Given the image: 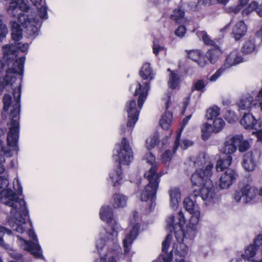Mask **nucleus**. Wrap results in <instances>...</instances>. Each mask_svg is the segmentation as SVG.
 <instances>
[{
    "label": "nucleus",
    "instance_id": "obj_54",
    "mask_svg": "<svg viewBox=\"0 0 262 262\" xmlns=\"http://www.w3.org/2000/svg\"><path fill=\"white\" fill-rule=\"evenodd\" d=\"M194 86L196 90L202 91L204 89L205 84L203 80H199L195 82Z\"/></svg>",
    "mask_w": 262,
    "mask_h": 262
},
{
    "label": "nucleus",
    "instance_id": "obj_31",
    "mask_svg": "<svg viewBox=\"0 0 262 262\" xmlns=\"http://www.w3.org/2000/svg\"><path fill=\"white\" fill-rule=\"evenodd\" d=\"M3 102L4 104V107L2 112V117L4 120L6 119L8 115V111L12 103V97L9 94H5Z\"/></svg>",
    "mask_w": 262,
    "mask_h": 262
},
{
    "label": "nucleus",
    "instance_id": "obj_6",
    "mask_svg": "<svg viewBox=\"0 0 262 262\" xmlns=\"http://www.w3.org/2000/svg\"><path fill=\"white\" fill-rule=\"evenodd\" d=\"M13 96L15 102L13 104V110L10 114V128L7 138L8 145L10 146L15 147L19 137V112L20 90H14Z\"/></svg>",
    "mask_w": 262,
    "mask_h": 262
},
{
    "label": "nucleus",
    "instance_id": "obj_46",
    "mask_svg": "<svg viewBox=\"0 0 262 262\" xmlns=\"http://www.w3.org/2000/svg\"><path fill=\"white\" fill-rule=\"evenodd\" d=\"M4 149V145L3 142L0 140V152ZM5 161L4 158L2 154H0V173H3L5 171V167L3 165V163Z\"/></svg>",
    "mask_w": 262,
    "mask_h": 262
},
{
    "label": "nucleus",
    "instance_id": "obj_15",
    "mask_svg": "<svg viewBox=\"0 0 262 262\" xmlns=\"http://www.w3.org/2000/svg\"><path fill=\"white\" fill-rule=\"evenodd\" d=\"M175 236L178 243L173 245V250L174 254L180 257H184L188 252L187 246L183 243L185 234H183L182 235L176 233Z\"/></svg>",
    "mask_w": 262,
    "mask_h": 262
},
{
    "label": "nucleus",
    "instance_id": "obj_27",
    "mask_svg": "<svg viewBox=\"0 0 262 262\" xmlns=\"http://www.w3.org/2000/svg\"><path fill=\"white\" fill-rule=\"evenodd\" d=\"M221 54V50L219 47L217 46L209 50L206 53V57L211 63H215L218 61Z\"/></svg>",
    "mask_w": 262,
    "mask_h": 262
},
{
    "label": "nucleus",
    "instance_id": "obj_25",
    "mask_svg": "<svg viewBox=\"0 0 262 262\" xmlns=\"http://www.w3.org/2000/svg\"><path fill=\"white\" fill-rule=\"evenodd\" d=\"M234 136L227 140L224 144V146L221 151L227 156L230 155L235 152L237 149Z\"/></svg>",
    "mask_w": 262,
    "mask_h": 262
},
{
    "label": "nucleus",
    "instance_id": "obj_10",
    "mask_svg": "<svg viewBox=\"0 0 262 262\" xmlns=\"http://www.w3.org/2000/svg\"><path fill=\"white\" fill-rule=\"evenodd\" d=\"M258 195V189L256 187L247 185L235 192L234 198L236 202L246 204L252 202Z\"/></svg>",
    "mask_w": 262,
    "mask_h": 262
},
{
    "label": "nucleus",
    "instance_id": "obj_5",
    "mask_svg": "<svg viewBox=\"0 0 262 262\" xmlns=\"http://www.w3.org/2000/svg\"><path fill=\"white\" fill-rule=\"evenodd\" d=\"M113 158L114 161L118 163V167L116 170L110 173L109 179L114 186H117L122 180V165H128L133 159V152L129 141L125 137L122 139L121 144L118 145L116 151H114Z\"/></svg>",
    "mask_w": 262,
    "mask_h": 262
},
{
    "label": "nucleus",
    "instance_id": "obj_7",
    "mask_svg": "<svg viewBox=\"0 0 262 262\" xmlns=\"http://www.w3.org/2000/svg\"><path fill=\"white\" fill-rule=\"evenodd\" d=\"M155 158L151 154H148V210L151 211L156 206V193L159 187L161 174L157 172L158 164Z\"/></svg>",
    "mask_w": 262,
    "mask_h": 262
},
{
    "label": "nucleus",
    "instance_id": "obj_48",
    "mask_svg": "<svg viewBox=\"0 0 262 262\" xmlns=\"http://www.w3.org/2000/svg\"><path fill=\"white\" fill-rule=\"evenodd\" d=\"M8 33V30L6 25L3 21L0 19V41L3 40L6 36Z\"/></svg>",
    "mask_w": 262,
    "mask_h": 262
},
{
    "label": "nucleus",
    "instance_id": "obj_64",
    "mask_svg": "<svg viewBox=\"0 0 262 262\" xmlns=\"http://www.w3.org/2000/svg\"><path fill=\"white\" fill-rule=\"evenodd\" d=\"M256 34L257 37L262 38V29H261L259 31H257Z\"/></svg>",
    "mask_w": 262,
    "mask_h": 262
},
{
    "label": "nucleus",
    "instance_id": "obj_57",
    "mask_svg": "<svg viewBox=\"0 0 262 262\" xmlns=\"http://www.w3.org/2000/svg\"><path fill=\"white\" fill-rule=\"evenodd\" d=\"M256 99L257 101H260L259 106L260 107V108L262 111V88L259 91L258 94L257 95Z\"/></svg>",
    "mask_w": 262,
    "mask_h": 262
},
{
    "label": "nucleus",
    "instance_id": "obj_3",
    "mask_svg": "<svg viewBox=\"0 0 262 262\" xmlns=\"http://www.w3.org/2000/svg\"><path fill=\"white\" fill-rule=\"evenodd\" d=\"M99 214L101 219L106 221L112 230V232H108L104 229L100 234V238L97 240L96 246L99 255H101L100 250H102L107 245H110L116 243L120 226L114 219L113 209L110 206H102ZM100 258L101 261L104 262L106 258L101 256Z\"/></svg>",
    "mask_w": 262,
    "mask_h": 262
},
{
    "label": "nucleus",
    "instance_id": "obj_51",
    "mask_svg": "<svg viewBox=\"0 0 262 262\" xmlns=\"http://www.w3.org/2000/svg\"><path fill=\"white\" fill-rule=\"evenodd\" d=\"M9 254L12 258L17 260H20L23 257L21 254L13 250H10L9 251Z\"/></svg>",
    "mask_w": 262,
    "mask_h": 262
},
{
    "label": "nucleus",
    "instance_id": "obj_60",
    "mask_svg": "<svg viewBox=\"0 0 262 262\" xmlns=\"http://www.w3.org/2000/svg\"><path fill=\"white\" fill-rule=\"evenodd\" d=\"M190 143L188 140H184L182 144L181 145L182 148H183L184 149H186L188 146L190 145Z\"/></svg>",
    "mask_w": 262,
    "mask_h": 262
},
{
    "label": "nucleus",
    "instance_id": "obj_53",
    "mask_svg": "<svg viewBox=\"0 0 262 262\" xmlns=\"http://www.w3.org/2000/svg\"><path fill=\"white\" fill-rule=\"evenodd\" d=\"M172 152L170 150H167L162 155V159L164 162H169L172 158Z\"/></svg>",
    "mask_w": 262,
    "mask_h": 262
},
{
    "label": "nucleus",
    "instance_id": "obj_12",
    "mask_svg": "<svg viewBox=\"0 0 262 262\" xmlns=\"http://www.w3.org/2000/svg\"><path fill=\"white\" fill-rule=\"evenodd\" d=\"M125 110L128 113V121L126 126L128 132L130 134L132 128L138 120L139 112L137 108L136 100L132 99L127 102L126 104Z\"/></svg>",
    "mask_w": 262,
    "mask_h": 262
},
{
    "label": "nucleus",
    "instance_id": "obj_4",
    "mask_svg": "<svg viewBox=\"0 0 262 262\" xmlns=\"http://www.w3.org/2000/svg\"><path fill=\"white\" fill-rule=\"evenodd\" d=\"M185 164L189 166L188 170H191L193 167L196 168L195 172L191 177L193 185L199 186L203 184L205 180L209 178L212 174L213 165L205 154H200L193 159L190 158Z\"/></svg>",
    "mask_w": 262,
    "mask_h": 262
},
{
    "label": "nucleus",
    "instance_id": "obj_1",
    "mask_svg": "<svg viewBox=\"0 0 262 262\" xmlns=\"http://www.w3.org/2000/svg\"><path fill=\"white\" fill-rule=\"evenodd\" d=\"M15 180L16 184H14V188L17 193L11 189H5L9 185L8 180L4 176H0V199L3 203L11 207L10 213L13 217L8 221L9 225L13 230L22 233L27 229L26 219L23 216H28L29 211L25 201L18 198L21 195L22 188L18 180Z\"/></svg>",
    "mask_w": 262,
    "mask_h": 262
},
{
    "label": "nucleus",
    "instance_id": "obj_58",
    "mask_svg": "<svg viewBox=\"0 0 262 262\" xmlns=\"http://www.w3.org/2000/svg\"><path fill=\"white\" fill-rule=\"evenodd\" d=\"M252 134L256 135L258 141H262V129L257 130L256 132H253Z\"/></svg>",
    "mask_w": 262,
    "mask_h": 262
},
{
    "label": "nucleus",
    "instance_id": "obj_19",
    "mask_svg": "<svg viewBox=\"0 0 262 262\" xmlns=\"http://www.w3.org/2000/svg\"><path fill=\"white\" fill-rule=\"evenodd\" d=\"M262 245V234L258 235L254 241V245H251L245 250V258L248 260H251L256 254L257 248Z\"/></svg>",
    "mask_w": 262,
    "mask_h": 262
},
{
    "label": "nucleus",
    "instance_id": "obj_56",
    "mask_svg": "<svg viewBox=\"0 0 262 262\" xmlns=\"http://www.w3.org/2000/svg\"><path fill=\"white\" fill-rule=\"evenodd\" d=\"M217 3V0H200L199 4L207 5H212Z\"/></svg>",
    "mask_w": 262,
    "mask_h": 262
},
{
    "label": "nucleus",
    "instance_id": "obj_59",
    "mask_svg": "<svg viewBox=\"0 0 262 262\" xmlns=\"http://www.w3.org/2000/svg\"><path fill=\"white\" fill-rule=\"evenodd\" d=\"M256 12L259 16L262 17V4L259 5L257 3V7L256 9Z\"/></svg>",
    "mask_w": 262,
    "mask_h": 262
},
{
    "label": "nucleus",
    "instance_id": "obj_50",
    "mask_svg": "<svg viewBox=\"0 0 262 262\" xmlns=\"http://www.w3.org/2000/svg\"><path fill=\"white\" fill-rule=\"evenodd\" d=\"M186 32V28L183 26H180L175 31V34L180 37H182L184 36Z\"/></svg>",
    "mask_w": 262,
    "mask_h": 262
},
{
    "label": "nucleus",
    "instance_id": "obj_45",
    "mask_svg": "<svg viewBox=\"0 0 262 262\" xmlns=\"http://www.w3.org/2000/svg\"><path fill=\"white\" fill-rule=\"evenodd\" d=\"M174 217L172 215L170 216L168 219L167 220V228L169 231V232H172L173 231L177 232L176 231L177 228H179L176 225H174Z\"/></svg>",
    "mask_w": 262,
    "mask_h": 262
},
{
    "label": "nucleus",
    "instance_id": "obj_49",
    "mask_svg": "<svg viewBox=\"0 0 262 262\" xmlns=\"http://www.w3.org/2000/svg\"><path fill=\"white\" fill-rule=\"evenodd\" d=\"M190 214H191V216L190 219V223L193 225L196 224L199 221L200 215V211H195V212L190 213Z\"/></svg>",
    "mask_w": 262,
    "mask_h": 262
},
{
    "label": "nucleus",
    "instance_id": "obj_39",
    "mask_svg": "<svg viewBox=\"0 0 262 262\" xmlns=\"http://www.w3.org/2000/svg\"><path fill=\"white\" fill-rule=\"evenodd\" d=\"M224 121L221 118H215L213 123V132L218 133L224 127Z\"/></svg>",
    "mask_w": 262,
    "mask_h": 262
},
{
    "label": "nucleus",
    "instance_id": "obj_40",
    "mask_svg": "<svg viewBox=\"0 0 262 262\" xmlns=\"http://www.w3.org/2000/svg\"><path fill=\"white\" fill-rule=\"evenodd\" d=\"M178 218H179V223L178 224H176V226H177L179 228V229L177 230V232H176V233L180 234V235H182L184 233L183 230H182V227L183 225L185 223V219L183 214V213L182 211H179L178 213Z\"/></svg>",
    "mask_w": 262,
    "mask_h": 262
},
{
    "label": "nucleus",
    "instance_id": "obj_9",
    "mask_svg": "<svg viewBox=\"0 0 262 262\" xmlns=\"http://www.w3.org/2000/svg\"><path fill=\"white\" fill-rule=\"evenodd\" d=\"M139 217L138 212L135 211L133 212V217L130 219V222L134 224L129 233L127 234L126 237L123 241V247L124 248V254L130 255L131 246L134 241L136 238L140 229V225L139 223H134Z\"/></svg>",
    "mask_w": 262,
    "mask_h": 262
},
{
    "label": "nucleus",
    "instance_id": "obj_42",
    "mask_svg": "<svg viewBox=\"0 0 262 262\" xmlns=\"http://www.w3.org/2000/svg\"><path fill=\"white\" fill-rule=\"evenodd\" d=\"M257 7V2L256 1H252L250 4L244 9L242 11V15L245 16L249 14L250 13L255 10Z\"/></svg>",
    "mask_w": 262,
    "mask_h": 262
},
{
    "label": "nucleus",
    "instance_id": "obj_55",
    "mask_svg": "<svg viewBox=\"0 0 262 262\" xmlns=\"http://www.w3.org/2000/svg\"><path fill=\"white\" fill-rule=\"evenodd\" d=\"M147 185H146L144 189V190L141 193L140 196L141 201L146 202L147 201Z\"/></svg>",
    "mask_w": 262,
    "mask_h": 262
},
{
    "label": "nucleus",
    "instance_id": "obj_13",
    "mask_svg": "<svg viewBox=\"0 0 262 262\" xmlns=\"http://www.w3.org/2000/svg\"><path fill=\"white\" fill-rule=\"evenodd\" d=\"M201 197L204 201L209 202L213 200L215 197V188L212 182L209 178L205 180L200 190Z\"/></svg>",
    "mask_w": 262,
    "mask_h": 262
},
{
    "label": "nucleus",
    "instance_id": "obj_43",
    "mask_svg": "<svg viewBox=\"0 0 262 262\" xmlns=\"http://www.w3.org/2000/svg\"><path fill=\"white\" fill-rule=\"evenodd\" d=\"M5 233L10 234L11 233V231L6 229L4 227H0V245L6 249H7L9 245L6 244L3 239V237Z\"/></svg>",
    "mask_w": 262,
    "mask_h": 262
},
{
    "label": "nucleus",
    "instance_id": "obj_34",
    "mask_svg": "<svg viewBox=\"0 0 262 262\" xmlns=\"http://www.w3.org/2000/svg\"><path fill=\"white\" fill-rule=\"evenodd\" d=\"M179 76L177 72H171L169 75L168 85L169 88L174 89H176L179 84Z\"/></svg>",
    "mask_w": 262,
    "mask_h": 262
},
{
    "label": "nucleus",
    "instance_id": "obj_2",
    "mask_svg": "<svg viewBox=\"0 0 262 262\" xmlns=\"http://www.w3.org/2000/svg\"><path fill=\"white\" fill-rule=\"evenodd\" d=\"M28 43L21 45L18 42H15L14 45L9 44L3 47L4 57L8 66L4 77L6 85H12L16 80L15 74L23 75L25 57H22L15 60V58L17 56L18 50L22 52H25L28 50Z\"/></svg>",
    "mask_w": 262,
    "mask_h": 262
},
{
    "label": "nucleus",
    "instance_id": "obj_14",
    "mask_svg": "<svg viewBox=\"0 0 262 262\" xmlns=\"http://www.w3.org/2000/svg\"><path fill=\"white\" fill-rule=\"evenodd\" d=\"M237 174L232 169H227L220 178V187L222 189L229 187L236 179Z\"/></svg>",
    "mask_w": 262,
    "mask_h": 262
},
{
    "label": "nucleus",
    "instance_id": "obj_41",
    "mask_svg": "<svg viewBox=\"0 0 262 262\" xmlns=\"http://www.w3.org/2000/svg\"><path fill=\"white\" fill-rule=\"evenodd\" d=\"M152 50L154 54L157 55L160 52L165 51V50L160 41L155 39L153 41Z\"/></svg>",
    "mask_w": 262,
    "mask_h": 262
},
{
    "label": "nucleus",
    "instance_id": "obj_11",
    "mask_svg": "<svg viewBox=\"0 0 262 262\" xmlns=\"http://www.w3.org/2000/svg\"><path fill=\"white\" fill-rule=\"evenodd\" d=\"M242 61L243 58L238 55V51L236 50L233 51L227 56L223 66L211 76L210 80L211 81H215L227 69L239 63Z\"/></svg>",
    "mask_w": 262,
    "mask_h": 262
},
{
    "label": "nucleus",
    "instance_id": "obj_24",
    "mask_svg": "<svg viewBox=\"0 0 262 262\" xmlns=\"http://www.w3.org/2000/svg\"><path fill=\"white\" fill-rule=\"evenodd\" d=\"M170 199V206L173 209L177 208L181 201V192L178 188H173L169 191Z\"/></svg>",
    "mask_w": 262,
    "mask_h": 262
},
{
    "label": "nucleus",
    "instance_id": "obj_52",
    "mask_svg": "<svg viewBox=\"0 0 262 262\" xmlns=\"http://www.w3.org/2000/svg\"><path fill=\"white\" fill-rule=\"evenodd\" d=\"M139 74L143 79L147 78V66L144 64L139 71Z\"/></svg>",
    "mask_w": 262,
    "mask_h": 262
},
{
    "label": "nucleus",
    "instance_id": "obj_62",
    "mask_svg": "<svg viewBox=\"0 0 262 262\" xmlns=\"http://www.w3.org/2000/svg\"><path fill=\"white\" fill-rule=\"evenodd\" d=\"M148 78H150V80L152 79L155 76V73H154L153 71L148 67Z\"/></svg>",
    "mask_w": 262,
    "mask_h": 262
},
{
    "label": "nucleus",
    "instance_id": "obj_22",
    "mask_svg": "<svg viewBox=\"0 0 262 262\" xmlns=\"http://www.w3.org/2000/svg\"><path fill=\"white\" fill-rule=\"evenodd\" d=\"M257 120L251 113H245L240 121L241 124L246 129H253Z\"/></svg>",
    "mask_w": 262,
    "mask_h": 262
},
{
    "label": "nucleus",
    "instance_id": "obj_21",
    "mask_svg": "<svg viewBox=\"0 0 262 262\" xmlns=\"http://www.w3.org/2000/svg\"><path fill=\"white\" fill-rule=\"evenodd\" d=\"M171 239L172 235L169 233L167 235L165 239L162 242V253L160 257L164 262H170L171 260V253H167V252Z\"/></svg>",
    "mask_w": 262,
    "mask_h": 262
},
{
    "label": "nucleus",
    "instance_id": "obj_47",
    "mask_svg": "<svg viewBox=\"0 0 262 262\" xmlns=\"http://www.w3.org/2000/svg\"><path fill=\"white\" fill-rule=\"evenodd\" d=\"M160 142L159 135L158 132H155L152 136L150 142V147L154 148L157 146Z\"/></svg>",
    "mask_w": 262,
    "mask_h": 262
},
{
    "label": "nucleus",
    "instance_id": "obj_32",
    "mask_svg": "<svg viewBox=\"0 0 262 262\" xmlns=\"http://www.w3.org/2000/svg\"><path fill=\"white\" fill-rule=\"evenodd\" d=\"M185 12L180 8L174 9L170 15V18L177 24H180L184 21Z\"/></svg>",
    "mask_w": 262,
    "mask_h": 262
},
{
    "label": "nucleus",
    "instance_id": "obj_17",
    "mask_svg": "<svg viewBox=\"0 0 262 262\" xmlns=\"http://www.w3.org/2000/svg\"><path fill=\"white\" fill-rule=\"evenodd\" d=\"M257 104L253 102V96L250 94L243 95L240 99L236 102L239 110H249Z\"/></svg>",
    "mask_w": 262,
    "mask_h": 262
},
{
    "label": "nucleus",
    "instance_id": "obj_37",
    "mask_svg": "<svg viewBox=\"0 0 262 262\" xmlns=\"http://www.w3.org/2000/svg\"><path fill=\"white\" fill-rule=\"evenodd\" d=\"M197 34L199 37H201L203 42L208 46L212 47H215V43L214 41L211 40L209 35L205 32H197Z\"/></svg>",
    "mask_w": 262,
    "mask_h": 262
},
{
    "label": "nucleus",
    "instance_id": "obj_23",
    "mask_svg": "<svg viewBox=\"0 0 262 262\" xmlns=\"http://www.w3.org/2000/svg\"><path fill=\"white\" fill-rule=\"evenodd\" d=\"M144 84L145 86L143 89H142L141 84L140 83L138 84V88H137L134 94L135 96L139 95L138 101V106L139 108H141L147 95V88L146 87L147 82L145 81Z\"/></svg>",
    "mask_w": 262,
    "mask_h": 262
},
{
    "label": "nucleus",
    "instance_id": "obj_33",
    "mask_svg": "<svg viewBox=\"0 0 262 262\" xmlns=\"http://www.w3.org/2000/svg\"><path fill=\"white\" fill-rule=\"evenodd\" d=\"M127 203V198L121 194H115L113 196V205L115 208L124 207Z\"/></svg>",
    "mask_w": 262,
    "mask_h": 262
},
{
    "label": "nucleus",
    "instance_id": "obj_16",
    "mask_svg": "<svg viewBox=\"0 0 262 262\" xmlns=\"http://www.w3.org/2000/svg\"><path fill=\"white\" fill-rule=\"evenodd\" d=\"M167 97L168 99L165 103L166 111L162 116L159 121V123L161 127L163 129L165 130L168 129L170 128L172 121V113L168 111V109L170 107L171 104V101L170 100V96L168 94Z\"/></svg>",
    "mask_w": 262,
    "mask_h": 262
},
{
    "label": "nucleus",
    "instance_id": "obj_36",
    "mask_svg": "<svg viewBox=\"0 0 262 262\" xmlns=\"http://www.w3.org/2000/svg\"><path fill=\"white\" fill-rule=\"evenodd\" d=\"M220 114V108L214 106L207 110L206 112V118L208 120H212L215 119Z\"/></svg>",
    "mask_w": 262,
    "mask_h": 262
},
{
    "label": "nucleus",
    "instance_id": "obj_18",
    "mask_svg": "<svg viewBox=\"0 0 262 262\" xmlns=\"http://www.w3.org/2000/svg\"><path fill=\"white\" fill-rule=\"evenodd\" d=\"M242 165L244 169L248 171H253L255 169L256 159L253 152H248L244 156Z\"/></svg>",
    "mask_w": 262,
    "mask_h": 262
},
{
    "label": "nucleus",
    "instance_id": "obj_26",
    "mask_svg": "<svg viewBox=\"0 0 262 262\" xmlns=\"http://www.w3.org/2000/svg\"><path fill=\"white\" fill-rule=\"evenodd\" d=\"M235 140L236 147H238L240 152H244L250 147V144L248 140H245L242 135H236L234 136Z\"/></svg>",
    "mask_w": 262,
    "mask_h": 262
},
{
    "label": "nucleus",
    "instance_id": "obj_35",
    "mask_svg": "<svg viewBox=\"0 0 262 262\" xmlns=\"http://www.w3.org/2000/svg\"><path fill=\"white\" fill-rule=\"evenodd\" d=\"M213 132V127L207 123H204L202 127V137L203 140H207Z\"/></svg>",
    "mask_w": 262,
    "mask_h": 262
},
{
    "label": "nucleus",
    "instance_id": "obj_20",
    "mask_svg": "<svg viewBox=\"0 0 262 262\" xmlns=\"http://www.w3.org/2000/svg\"><path fill=\"white\" fill-rule=\"evenodd\" d=\"M246 31L247 27L244 22L239 21L233 26L232 35L236 40H238L246 34Z\"/></svg>",
    "mask_w": 262,
    "mask_h": 262
},
{
    "label": "nucleus",
    "instance_id": "obj_38",
    "mask_svg": "<svg viewBox=\"0 0 262 262\" xmlns=\"http://www.w3.org/2000/svg\"><path fill=\"white\" fill-rule=\"evenodd\" d=\"M255 49L254 43L248 40L246 41L242 48V52L245 54H250L252 53Z\"/></svg>",
    "mask_w": 262,
    "mask_h": 262
},
{
    "label": "nucleus",
    "instance_id": "obj_44",
    "mask_svg": "<svg viewBox=\"0 0 262 262\" xmlns=\"http://www.w3.org/2000/svg\"><path fill=\"white\" fill-rule=\"evenodd\" d=\"M188 57L194 61L200 64L199 61L201 59V53L198 50H192L190 51L188 53Z\"/></svg>",
    "mask_w": 262,
    "mask_h": 262
},
{
    "label": "nucleus",
    "instance_id": "obj_61",
    "mask_svg": "<svg viewBox=\"0 0 262 262\" xmlns=\"http://www.w3.org/2000/svg\"><path fill=\"white\" fill-rule=\"evenodd\" d=\"M241 10L240 7L239 6H237L234 8H231L230 11L233 12L234 13H238Z\"/></svg>",
    "mask_w": 262,
    "mask_h": 262
},
{
    "label": "nucleus",
    "instance_id": "obj_8",
    "mask_svg": "<svg viewBox=\"0 0 262 262\" xmlns=\"http://www.w3.org/2000/svg\"><path fill=\"white\" fill-rule=\"evenodd\" d=\"M29 236L32 241H26L18 235L17 236L18 245L25 250L29 252L34 257L38 258H43L42 250L37 236L34 231L29 230L28 232Z\"/></svg>",
    "mask_w": 262,
    "mask_h": 262
},
{
    "label": "nucleus",
    "instance_id": "obj_28",
    "mask_svg": "<svg viewBox=\"0 0 262 262\" xmlns=\"http://www.w3.org/2000/svg\"><path fill=\"white\" fill-rule=\"evenodd\" d=\"M184 207L189 213L199 211L198 205L190 197L186 198L183 202Z\"/></svg>",
    "mask_w": 262,
    "mask_h": 262
},
{
    "label": "nucleus",
    "instance_id": "obj_29",
    "mask_svg": "<svg viewBox=\"0 0 262 262\" xmlns=\"http://www.w3.org/2000/svg\"><path fill=\"white\" fill-rule=\"evenodd\" d=\"M191 117V115H188L186 118H184L182 121V126L179 131V132L177 133V137L176 140L174 141V146L173 147L172 149V152L174 154L177 151L180 144V139L181 137V134L185 126L187 124L188 121Z\"/></svg>",
    "mask_w": 262,
    "mask_h": 262
},
{
    "label": "nucleus",
    "instance_id": "obj_30",
    "mask_svg": "<svg viewBox=\"0 0 262 262\" xmlns=\"http://www.w3.org/2000/svg\"><path fill=\"white\" fill-rule=\"evenodd\" d=\"M232 162V157L230 155L227 156L226 158H223L217 161L216 168L217 171H222L229 166Z\"/></svg>",
    "mask_w": 262,
    "mask_h": 262
},
{
    "label": "nucleus",
    "instance_id": "obj_63",
    "mask_svg": "<svg viewBox=\"0 0 262 262\" xmlns=\"http://www.w3.org/2000/svg\"><path fill=\"white\" fill-rule=\"evenodd\" d=\"M4 64L1 59L0 58V78L1 77L2 74L1 72L3 70Z\"/></svg>",
    "mask_w": 262,
    "mask_h": 262
}]
</instances>
